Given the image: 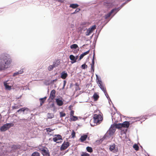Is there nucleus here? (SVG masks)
Segmentation results:
<instances>
[{
    "mask_svg": "<svg viewBox=\"0 0 156 156\" xmlns=\"http://www.w3.org/2000/svg\"><path fill=\"white\" fill-rule=\"evenodd\" d=\"M1 62V65L2 68H7L8 67L6 66L11 62L12 60L9 55L4 54L2 55L0 57Z\"/></svg>",
    "mask_w": 156,
    "mask_h": 156,
    "instance_id": "1",
    "label": "nucleus"
},
{
    "mask_svg": "<svg viewBox=\"0 0 156 156\" xmlns=\"http://www.w3.org/2000/svg\"><path fill=\"white\" fill-rule=\"evenodd\" d=\"M102 120V118L101 115L95 114L94 115L93 119H91L90 121V124L91 126H93L95 125H93L92 122H94L97 124L98 123H99L100 121Z\"/></svg>",
    "mask_w": 156,
    "mask_h": 156,
    "instance_id": "2",
    "label": "nucleus"
},
{
    "mask_svg": "<svg viewBox=\"0 0 156 156\" xmlns=\"http://www.w3.org/2000/svg\"><path fill=\"white\" fill-rule=\"evenodd\" d=\"M30 112V110L27 107H23L17 110L16 113H19L20 114L23 113L24 115H26Z\"/></svg>",
    "mask_w": 156,
    "mask_h": 156,
    "instance_id": "3",
    "label": "nucleus"
},
{
    "mask_svg": "<svg viewBox=\"0 0 156 156\" xmlns=\"http://www.w3.org/2000/svg\"><path fill=\"white\" fill-rule=\"evenodd\" d=\"M96 76L97 83L98 84L99 86L104 93H106V91L105 87L102 84V81L99 80L98 76L97 75Z\"/></svg>",
    "mask_w": 156,
    "mask_h": 156,
    "instance_id": "4",
    "label": "nucleus"
},
{
    "mask_svg": "<svg viewBox=\"0 0 156 156\" xmlns=\"http://www.w3.org/2000/svg\"><path fill=\"white\" fill-rule=\"evenodd\" d=\"M13 126V124L12 123H6L1 127L0 130L1 131H5Z\"/></svg>",
    "mask_w": 156,
    "mask_h": 156,
    "instance_id": "5",
    "label": "nucleus"
},
{
    "mask_svg": "<svg viewBox=\"0 0 156 156\" xmlns=\"http://www.w3.org/2000/svg\"><path fill=\"white\" fill-rule=\"evenodd\" d=\"M115 131V129L113 128H110L109 130L108 131L106 134L105 135L104 137H109L112 136Z\"/></svg>",
    "mask_w": 156,
    "mask_h": 156,
    "instance_id": "6",
    "label": "nucleus"
},
{
    "mask_svg": "<svg viewBox=\"0 0 156 156\" xmlns=\"http://www.w3.org/2000/svg\"><path fill=\"white\" fill-rule=\"evenodd\" d=\"M96 26L95 25L89 28L87 30V32L86 33V36L89 35L93 31L96 29Z\"/></svg>",
    "mask_w": 156,
    "mask_h": 156,
    "instance_id": "7",
    "label": "nucleus"
},
{
    "mask_svg": "<svg viewBox=\"0 0 156 156\" xmlns=\"http://www.w3.org/2000/svg\"><path fill=\"white\" fill-rule=\"evenodd\" d=\"M69 146V142L64 141L60 149L61 151H63L66 149Z\"/></svg>",
    "mask_w": 156,
    "mask_h": 156,
    "instance_id": "8",
    "label": "nucleus"
},
{
    "mask_svg": "<svg viewBox=\"0 0 156 156\" xmlns=\"http://www.w3.org/2000/svg\"><path fill=\"white\" fill-rule=\"evenodd\" d=\"M120 9L119 8H115L114 9H112L111 11L109 13H108L106 15H105V19H107L108 18H109L111 15L113 13L114 11H116L117 12L119 11Z\"/></svg>",
    "mask_w": 156,
    "mask_h": 156,
    "instance_id": "9",
    "label": "nucleus"
},
{
    "mask_svg": "<svg viewBox=\"0 0 156 156\" xmlns=\"http://www.w3.org/2000/svg\"><path fill=\"white\" fill-rule=\"evenodd\" d=\"M55 136H56L53 138V140L54 142H56L57 143H58L59 142H57V141L58 140H62V137L60 135H55Z\"/></svg>",
    "mask_w": 156,
    "mask_h": 156,
    "instance_id": "10",
    "label": "nucleus"
},
{
    "mask_svg": "<svg viewBox=\"0 0 156 156\" xmlns=\"http://www.w3.org/2000/svg\"><path fill=\"white\" fill-rule=\"evenodd\" d=\"M122 124V128L124 127L126 128L124 132H126L127 130V128H128L129 125V123L128 121H125L123 122Z\"/></svg>",
    "mask_w": 156,
    "mask_h": 156,
    "instance_id": "11",
    "label": "nucleus"
},
{
    "mask_svg": "<svg viewBox=\"0 0 156 156\" xmlns=\"http://www.w3.org/2000/svg\"><path fill=\"white\" fill-rule=\"evenodd\" d=\"M55 100L58 106H61L63 104V101L60 98H56Z\"/></svg>",
    "mask_w": 156,
    "mask_h": 156,
    "instance_id": "12",
    "label": "nucleus"
},
{
    "mask_svg": "<svg viewBox=\"0 0 156 156\" xmlns=\"http://www.w3.org/2000/svg\"><path fill=\"white\" fill-rule=\"evenodd\" d=\"M67 76V73L65 71H63L61 73V77L63 79H66Z\"/></svg>",
    "mask_w": 156,
    "mask_h": 156,
    "instance_id": "13",
    "label": "nucleus"
},
{
    "mask_svg": "<svg viewBox=\"0 0 156 156\" xmlns=\"http://www.w3.org/2000/svg\"><path fill=\"white\" fill-rule=\"evenodd\" d=\"M55 91L54 90H53L51 91L50 95V98L51 100H53L55 97Z\"/></svg>",
    "mask_w": 156,
    "mask_h": 156,
    "instance_id": "14",
    "label": "nucleus"
},
{
    "mask_svg": "<svg viewBox=\"0 0 156 156\" xmlns=\"http://www.w3.org/2000/svg\"><path fill=\"white\" fill-rule=\"evenodd\" d=\"M87 137V135L86 134H84L81 136L80 140H81V142H83L86 140Z\"/></svg>",
    "mask_w": 156,
    "mask_h": 156,
    "instance_id": "15",
    "label": "nucleus"
},
{
    "mask_svg": "<svg viewBox=\"0 0 156 156\" xmlns=\"http://www.w3.org/2000/svg\"><path fill=\"white\" fill-rule=\"evenodd\" d=\"M78 58V56H76L75 57L73 55H70L69 56L70 59L72 61H73L74 62H76V60Z\"/></svg>",
    "mask_w": 156,
    "mask_h": 156,
    "instance_id": "16",
    "label": "nucleus"
},
{
    "mask_svg": "<svg viewBox=\"0 0 156 156\" xmlns=\"http://www.w3.org/2000/svg\"><path fill=\"white\" fill-rule=\"evenodd\" d=\"M41 151L43 153V155H45L44 156H50L49 153L46 150L42 148Z\"/></svg>",
    "mask_w": 156,
    "mask_h": 156,
    "instance_id": "17",
    "label": "nucleus"
},
{
    "mask_svg": "<svg viewBox=\"0 0 156 156\" xmlns=\"http://www.w3.org/2000/svg\"><path fill=\"white\" fill-rule=\"evenodd\" d=\"M23 69H21L20 70L14 73L13 74V76H15L19 74H21L23 73Z\"/></svg>",
    "mask_w": 156,
    "mask_h": 156,
    "instance_id": "18",
    "label": "nucleus"
},
{
    "mask_svg": "<svg viewBox=\"0 0 156 156\" xmlns=\"http://www.w3.org/2000/svg\"><path fill=\"white\" fill-rule=\"evenodd\" d=\"M95 57V54L94 53L93 56V58L92 60V62L91 64H90L91 65V68H94V58Z\"/></svg>",
    "mask_w": 156,
    "mask_h": 156,
    "instance_id": "19",
    "label": "nucleus"
},
{
    "mask_svg": "<svg viewBox=\"0 0 156 156\" xmlns=\"http://www.w3.org/2000/svg\"><path fill=\"white\" fill-rule=\"evenodd\" d=\"M114 127L116 128L120 129L122 128V123H118L114 124L113 126Z\"/></svg>",
    "mask_w": 156,
    "mask_h": 156,
    "instance_id": "20",
    "label": "nucleus"
},
{
    "mask_svg": "<svg viewBox=\"0 0 156 156\" xmlns=\"http://www.w3.org/2000/svg\"><path fill=\"white\" fill-rule=\"evenodd\" d=\"M4 85L5 87L6 90H10L11 89V86L8 85L7 83L4 82Z\"/></svg>",
    "mask_w": 156,
    "mask_h": 156,
    "instance_id": "21",
    "label": "nucleus"
},
{
    "mask_svg": "<svg viewBox=\"0 0 156 156\" xmlns=\"http://www.w3.org/2000/svg\"><path fill=\"white\" fill-rule=\"evenodd\" d=\"M46 98L47 97H45L44 98H40L39 99V100L40 102V106H41L44 103Z\"/></svg>",
    "mask_w": 156,
    "mask_h": 156,
    "instance_id": "22",
    "label": "nucleus"
},
{
    "mask_svg": "<svg viewBox=\"0 0 156 156\" xmlns=\"http://www.w3.org/2000/svg\"><path fill=\"white\" fill-rule=\"evenodd\" d=\"M79 6V5L77 4H72L70 5L69 7L73 9H75L77 8Z\"/></svg>",
    "mask_w": 156,
    "mask_h": 156,
    "instance_id": "23",
    "label": "nucleus"
},
{
    "mask_svg": "<svg viewBox=\"0 0 156 156\" xmlns=\"http://www.w3.org/2000/svg\"><path fill=\"white\" fill-rule=\"evenodd\" d=\"M153 115V114H152L151 115H145V116H143L142 117L141 116V117H139L138 118H137V119H139V120L143 119H147V118H146V117H149V116L152 115Z\"/></svg>",
    "mask_w": 156,
    "mask_h": 156,
    "instance_id": "24",
    "label": "nucleus"
},
{
    "mask_svg": "<svg viewBox=\"0 0 156 156\" xmlns=\"http://www.w3.org/2000/svg\"><path fill=\"white\" fill-rule=\"evenodd\" d=\"M93 98L95 101H96L98 99L99 95L96 93H95L93 96Z\"/></svg>",
    "mask_w": 156,
    "mask_h": 156,
    "instance_id": "25",
    "label": "nucleus"
},
{
    "mask_svg": "<svg viewBox=\"0 0 156 156\" xmlns=\"http://www.w3.org/2000/svg\"><path fill=\"white\" fill-rule=\"evenodd\" d=\"M78 47V45L76 44H73L70 46V48L72 49H76Z\"/></svg>",
    "mask_w": 156,
    "mask_h": 156,
    "instance_id": "26",
    "label": "nucleus"
},
{
    "mask_svg": "<svg viewBox=\"0 0 156 156\" xmlns=\"http://www.w3.org/2000/svg\"><path fill=\"white\" fill-rule=\"evenodd\" d=\"M115 144L110 146L109 150L111 151H112L115 148Z\"/></svg>",
    "mask_w": 156,
    "mask_h": 156,
    "instance_id": "27",
    "label": "nucleus"
},
{
    "mask_svg": "<svg viewBox=\"0 0 156 156\" xmlns=\"http://www.w3.org/2000/svg\"><path fill=\"white\" fill-rule=\"evenodd\" d=\"M47 117L48 119H52L54 117V115L52 113H48Z\"/></svg>",
    "mask_w": 156,
    "mask_h": 156,
    "instance_id": "28",
    "label": "nucleus"
},
{
    "mask_svg": "<svg viewBox=\"0 0 156 156\" xmlns=\"http://www.w3.org/2000/svg\"><path fill=\"white\" fill-rule=\"evenodd\" d=\"M86 150L87 151L91 153L93 152V149L91 147H86Z\"/></svg>",
    "mask_w": 156,
    "mask_h": 156,
    "instance_id": "29",
    "label": "nucleus"
},
{
    "mask_svg": "<svg viewBox=\"0 0 156 156\" xmlns=\"http://www.w3.org/2000/svg\"><path fill=\"white\" fill-rule=\"evenodd\" d=\"M71 120L72 121H76L78 119V117L77 116H73L70 118Z\"/></svg>",
    "mask_w": 156,
    "mask_h": 156,
    "instance_id": "30",
    "label": "nucleus"
},
{
    "mask_svg": "<svg viewBox=\"0 0 156 156\" xmlns=\"http://www.w3.org/2000/svg\"><path fill=\"white\" fill-rule=\"evenodd\" d=\"M31 156H40V154L37 152H35L32 154Z\"/></svg>",
    "mask_w": 156,
    "mask_h": 156,
    "instance_id": "31",
    "label": "nucleus"
},
{
    "mask_svg": "<svg viewBox=\"0 0 156 156\" xmlns=\"http://www.w3.org/2000/svg\"><path fill=\"white\" fill-rule=\"evenodd\" d=\"M133 148L136 150V151H137L139 150V147L138 145L136 144H135L133 145Z\"/></svg>",
    "mask_w": 156,
    "mask_h": 156,
    "instance_id": "32",
    "label": "nucleus"
},
{
    "mask_svg": "<svg viewBox=\"0 0 156 156\" xmlns=\"http://www.w3.org/2000/svg\"><path fill=\"white\" fill-rule=\"evenodd\" d=\"M59 64V63L58 64H56L55 63L54 64H53V65H51L49 66V68H53L55 67H57Z\"/></svg>",
    "mask_w": 156,
    "mask_h": 156,
    "instance_id": "33",
    "label": "nucleus"
},
{
    "mask_svg": "<svg viewBox=\"0 0 156 156\" xmlns=\"http://www.w3.org/2000/svg\"><path fill=\"white\" fill-rule=\"evenodd\" d=\"M60 117H62L65 116L66 114L62 112H60Z\"/></svg>",
    "mask_w": 156,
    "mask_h": 156,
    "instance_id": "34",
    "label": "nucleus"
},
{
    "mask_svg": "<svg viewBox=\"0 0 156 156\" xmlns=\"http://www.w3.org/2000/svg\"><path fill=\"white\" fill-rule=\"evenodd\" d=\"M81 156H90L89 154L86 152H83Z\"/></svg>",
    "mask_w": 156,
    "mask_h": 156,
    "instance_id": "35",
    "label": "nucleus"
},
{
    "mask_svg": "<svg viewBox=\"0 0 156 156\" xmlns=\"http://www.w3.org/2000/svg\"><path fill=\"white\" fill-rule=\"evenodd\" d=\"M45 129L46 130L47 132H51L53 130V129H51L49 128H46Z\"/></svg>",
    "mask_w": 156,
    "mask_h": 156,
    "instance_id": "36",
    "label": "nucleus"
},
{
    "mask_svg": "<svg viewBox=\"0 0 156 156\" xmlns=\"http://www.w3.org/2000/svg\"><path fill=\"white\" fill-rule=\"evenodd\" d=\"M71 135L72 136V137L73 138L75 136V131L74 130L72 131V134H71Z\"/></svg>",
    "mask_w": 156,
    "mask_h": 156,
    "instance_id": "37",
    "label": "nucleus"
},
{
    "mask_svg": "<svg viewBox=\"0 0 156 156\" xmlns=\"http://www.w3.org/2000/svg\"><path fill=\"white\" fill-rule=\"evenodd\" d=\"M12 108L13 109H17L19 108V106L18 105L12 106Z\"/></svg>",
    "mask_w": 156,
    "mask_h": 156,
    "instance_id": "38",
    "label": "nucleus"
},
{
    "mask_svg": "<svg viewBox=\"0 0 156 156\" xmlns=\"http://www.w3.org/2000/svg\"><path fill=\"white\" fill-rule=\"evenodd\" d=\"M80 10V9L77 8L76 9L75 11L74 12H73V13L72 14H75L76 13L79 12Z\"/></svg>",
    "mask_w": 156,
    "mask_h": 156,
    "instance_id": "39",
    "label": "nucleus"
},
{
    "mask_svg": "<svg viewBox=\"0 0 156 156\" xmlns=\"http://www.w3.org/2000/svg\"><path fill=\"white\" fill-rule=\"evenodd\" d=\"M89 52H90V50H88L85 52L83 53H82V54L84 56L85 55L89 54Z\"/></svg>",
    "mask_w": 156,
    "mask_h": 156,
    "instance_id": "40",
    "label": "nucleus"
},
{
    "mask_svg": "<svg viewBox=\"0 0 156 156\" xmlns=\"http://www.w3.org/2000/svg\"><path fill=\"white\" fill-rule=\"evenodd\" d=\"M84 56L83 55V54H82L80 56V58L78 60V61H80L81 59H82L83 57Z\"/></svg>",
    "mask_w": 156,
    "mask_h": 156,
    "instance_id": "41",
    "label": "nucleus"
},
{
    "mask_svg": "<svg viewBox=\"0 0 156 156\" xmlns=\"http://www.w3.org/2000/svg\"><path fill=\"white\" fill-rule=\"evenodd\" d=\"M82 67L83 68H86L87 67V65H86V64H84L82 65Z\"/></svg>",
    "mask_w": 156,
    "mask_h": 156,
    "instance_id": "42",
    "label": "nucleus"
},
{
    "mask_svg": "<svg viewBox=\"0 0 156 156\" xmlns=\"http://www.w3.org/2000/svg\"><path fill=\"white\" fill-rule=\"evenodd\" d=\"M74 112L72 110L71 111L70 113V117L73 116V115H74Z\"/></svg>",
    "mask_w": 156,
    "mask_h": 156,
    "instance_id": "43",
    "label": "nucleus"
},
{
    "mask_svg": "<svg viewBox=\"0 0 156 156\" xmlns=\"http://www.w3.org/2000/svg\"><path fill=\"white\" fill-rule=\"evenodd\" d=\"M66 80H64V81H63V87L62 88V89H64V87H65V85H66Z\"/></svg>",
    "mask_w": 156,
    "mask_h": 156,
    "instance_id": "44",
    "label": "nucleus"
},
{
    "mask_svg": "<svg viewBox=\"0 0 156 156\" xmlns=\"http://www.w3.org/2000/svg\"><path fill=\"white\" fill-rule=\"evenodd\" d=\"M104 94H105L106 98H108V99L109 98H110L109 97L108 94L107 93V92H106V93H104Z\"/></svg>",
    "mask_w": 156,
    "mask_h": 156,
    "instance_id": "45",
    "label": "nucleus"
},
{
    "mask_svg": "<svg viewBox=\"0 0 156 156\" xmlns=\"http://www.w3.org/2000/svg\"><path fill=\"white\" fill-rule=\"evenodd\" d=\"M57 80V79H55L53 80H51V83H53L54 82H56Z\"/></svg>",
    "mask_w": 156,
    "mask_h": 156,
    "instance_id": "46",
    "label": "nucleus"
},
{
    "mask_svg": "<svg viewBox=\"0 0 156 156\" xmlns=\"http://www.w3.org/2000/svg\"><path fill=\"white\" fill-rule=\"evenodd\" d=\"M13 147L15 149H17V148H18V146L16 145H15L13 146Z\"/></svg>",
    "mask_w": 156,
    "mask_h": 156,
    "instance_id": "47",
    "label": "nucleus"
},
{
    "mask_svg": "<svg viewBox=\"0 0 156 156\" xmlns=\"http://www.w3.org/2000/svg\"><path fill=\"white\" fill-rule=\"evenodd\" d=\"M51 105L52 107L54 108H55V105L54 103H52V104H51Z\"/></svg>",
    "mask_w": 156,
    "mask_h": 156,
    "instance_id": "48",
    "label": "nucleus"
},
{
    "mask_svg": "<svg viewBox=\"0 0 156 156\" xmlns=\"http://www.w3.org/2000/svg\"><path fill=\"white\" fill-rule=\"evenodd\" d=\"M56 1H57L58 2H63L64 0H55Z\"/></svg>",
    "mask_w": 156,
    "mask_h": 156,
    "instance_id": "49",
    "label": "nucleus"
},
{
    "mask_svg": "<svg viewBox=\"0 0 156 156\" xmlns=\"http://www.w3.org/2000/svg\"><path fill=\"white\" fill-rule=\"evenodd\" d=\"M108 101H109V104H110V101H111V102H112V101H111V99H110V98H109L108 99Z\"/></svg>",
    "mask_w": 156,
    "mask_h": 156,
    "instance_id": "50",
    "label": "nucleus"
},
{
    "mask_svg": "<svg viewBox=\"0 0 156 156\" xmlns=\"http://www.w3.org/2000/svg\"><path fill=\"white\" fill-rule=\"evenodd\" d=\"M20 120H24V121H26L27 120V119H20Z\"/></svg>",
    "mask_w": 156,
    "mask_h": 156,
    "instance_id": "51",
    "label": "nucleus"
},
{
    "mask_svg": "<svg viewBox=\"0 0 156 156\" xmlns=\"http://www.w3.org/2000/svg\"><path fill=\"white\" fill-rule=\"evenodd\" d=\"M52 69H48V70H49V71H51Z\"/></svg>",
    "mask_w": 156,
    "mask_h": 156,
    "instance_id": "52",
    "label": "nucleus"
},
{
    "mask_svg": "<svg viewBox=\"0 0 156 156\" xmlns=\"http://www.w3.org/2000/svg\"><path fill=\"white\" fill-rule=\"evenodd\" d=\"M0 69V70H2V69Z\"/></svg>",
    "mask_w": 156,
    "mask_h": 156,
    "instance_id": "53",
    "label": "nucleus"
},
{
    "mask_svg": "<svg viewBox=\"0 0 156 156\" xmlns=\"http://www.w3.org/2000/svg\"><path fill=\"white\" fill-rule=\"evenodd\" d=\"M92 69L93 70V71H94V69Z\"/></svg>",
    "mask_w": 156,
    "mask_h": 156,
    "instance_id": "54",
    "label": "nucleus"
},
{
    "mask_svg": "<svg viewBox=\"0 0 156 156\" xmlns=\"http://www.w3.org/2000/svg\"><path fill=\"white\" fill-rule=\"evenodd\" d=\"M153 115H156V114L154 113L153 114Z\"/></svg>",
    "mask_w": 156,
    "mask_h": 156,
    "instance_id": "55",
    "label": "nucleus"
},
{
    "mask_svg": "<svg viewBox=\"0 0 156 156\" xmlns=\"http://www.w3.org/2000/svg\"><path fill=\"white\" fill-rule=\"evenodd\" d=\"M113 116L112 115V119H113Z\"/></svg>",
    "mask_w": 156,
    "mask_h": 156,
    "instance_id": "56",
    "label": "nucleus"
}]
</instances>
